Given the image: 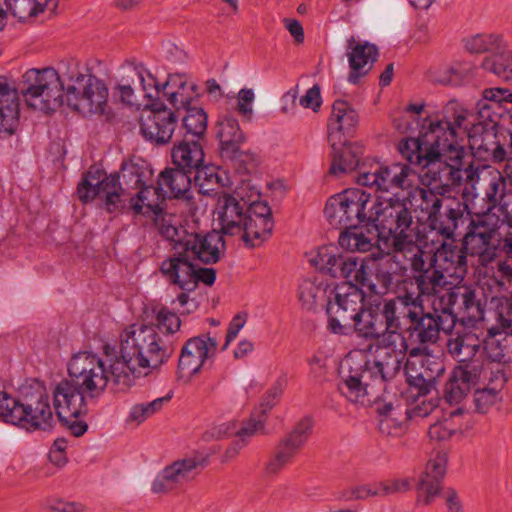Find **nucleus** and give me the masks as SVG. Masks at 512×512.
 I'll return each instance as SVG.
<instances>
[{
  "instance_id": "f257e3e1",
  "label": "nucleus",
  "mask_w": 512,
  "mask_h": 512,
  "mask_svg": "<svg viewBox=\"0 0 512 512\" xmlns=\"http://www.w3.org/2000/svg\"><path fill=\"white\" fill-rule=\"evenodd\" d=\"M473 114L457 100H450L434 116H427L420 125L419 135L400 141L398 150L411 165L421 167L419 175L424 185L441 183L448 191L451 185H460L464 179L473 182L483 191L487 206L492 212L510 192L506 178L491 166L462 169L463 147L458 142L459 131L467 132Z\"/></svg>"
},
{
  "instance_id": "f03ea898",
  "label": "nucleus",
  "mask_w": 512,
  "mask_h": 512,
  "mask_svg": "<svg viewBox=\"0 0 512 512\" xmlns=\"http://www.w3.org/2000/svg\"><path fill=\"white\" fill-rule=\"evenodd\" d=\"M402 320L409 322L403 335L411 348L410 357L430 356V345L439 340L440 332L449 334L455 327V317L438 300H433L432 312H426L423 299L414 292H400L391 298L385 330L401 332Z\"/></svg>"
},
{
  "instance_id": "7ed1b4c3",
  "label": "nucleus",
  "mask_w": 512,
  "mask_h": 512,
  "mask_svg": "<svg viewBox=\"0 0 512 512\" xmlns=\"http://www.w3.org/2000/svg\"><path fill=\"white\" fill-rule=\"evenodd\" d=\"M366 341H378L374 360L363 365L346 359L340 368L341 381L339 392L349 401L357 403L367 393V387L373 383L383 384L393 379L400 371L406 355L410 357L411 348L404 340L403 332L383 329Z\"/></svg>"
},
{
  "instance_id": "20e7f679",
  "label": "nucleus",
  "mask_w": 512,
  "mask_h": 512,
  "mask_svg": "<svg viewBox=\"0 0 512 512\" xmlns=\"http://www.w3.org/2000/svg\"><path fill=\"white\" fill-rule=\"evenodd\" d=\"M362 288L354 281L335 288L326 306L330 332L345 336L354 332L360 338H372L383 331L391 298L365 302Z\"/></svg>"
},
{
  "instance_id": "39448f33",
  "label": "nucleus",
  "mask_w": 512,
  "mask_h": 512,
  "mask_svg": "<svg viewBox=\"0 0 512 512\" xmlns=\"http://www.w3.org/2000/svg\"><path fill=\"white\" fill-rule=\"evenodd\" d=\"M0 420L30 432L51 430L55 418L44 384L36 379L26 381L18 398L0 391Z\"/></svg>"
},
{
  "instance_id": "423d86ee",
  "label": "nucleus",
  "mask_w": 512,
  "mask_h": 512,
  "mask_svg": "<svg viewBox=\"0 0 512 512\" xmlns=\"http://www.w3.org/2000/svg\"><path fill=\"white\" fill-rule=\"evenodd\" d=\"M310 263L319 271L334 278L354 281L375 295L376 279L385 284L388 278V273L383 271L387 265L385 260L375 261V254L361 259L343 256L333 244L320 247L317 255L310 259Z\"/></svg>"
},
{
  "instance_id": "0eeeda50",
  "label": "nucleus",
  "mask_w": 512,
  "mask_h": 512,
  "mask_svg": "<svg viewBox=\"0 0 512 512\" xmlns=\"http://www.w3.org/2000/svg\"><path fill=\"white\" fill-rule=\"evenodd\" d=\"M120 343L126 356L136 361L144 375L165 364L174 353V347L162 339L154 326L132 324L121 333Z\"/></svg>"
},
{
  "instance_id": "6e6552de",
  "label": "nucleus",
  "mask_w": 512,
  "mask_h": 512,
  "mask_svg": "<svg viewBox=\"0 0 512 512\" xmlns=\"http://www.w3.org/2000/svg\"><path fill=\"white\" fill-rule=\"evenodd\" d=\"M64 83L52 67L31 68L21 80V94L29 108L44 113L56 111L65 101Z\"/></svg>"
},
{
  "instance_id": "1a4fd4ad",
  "label": "nucleus",
  "mask_w": 512,
  "mask_h": 512,
  "mask_svg": "<svg viewBox=\"0 0 512 512\" xmlns=\"http://www.w3.org/2000/svg\"><path fill=\"white\" fill-rule=\"evenodd\" d=\"M67 371L69 380L59 382L53 393H58L65 384L86 400L95 399L102 395L108 386V378L105 372V362L92 351H79L72 355Z\"/></svg>"
},
{
  "instance_id": "9d476101",
  "label": "nucleus",
  "mask_w": 512,
  "mask_h": 512,
  "mask_svg": "<svg viewBox=\"0 0 512 512\" xmlns=\"http://www.w3.org/2000/svg\"><path fill=\"white\" fill-rule=\"evenodd\" d=\"M371 224L378 236L386 239L389 248L400 246L402 242L414 236L413 217L408 199L377 197Z\"/></svg>"
},
{
  "instance_id": "9b49d317",
  "label": "nucleus",
  "mask_w": 512,
  "mask_h": 512,
  "mask_svg": "<svg viewBox=\"0 0 512 512\" xmlns=\"http://www.w3.org/2000/svg\"><path fill=\"white\" fill-rule=\"evenodd\" d=\"M65 89L67 106L84 117L102 115L108 106V86L103 79L91 73L73 70L68 73Z\"/></svg>"
},
{
  "instance_id": "f8f14e48",
  "label": "nucleus",
  "mask_w": 512,
  "mask_h": 512,
  "mask_svg": "<svg viewBox=\"0 0 512 512\" xmlns=\"http://www.w3.org/2000/svg\"><path fill=\"white\" fill-rule=\"evenodd\" d=\"M501 221L494 212L477 213L470 218L462 240L463 249L469 256L477 257L479 265L493 262L502 241Z\"/></svg>"
},
{
  "instance_id": "ddd939ff",
  "label": "nucleus",
  "mask_w": 512,
  "mask_h": 512,
  "mask_svg": "<svg viewBox=\"0 0 512 512\" xmlns=\"http://www.w3.org/2000/svg\"><path fill=\"white\" fill-rule=\"evenodd\" d=\"M391 252L375 254V261L385 260L387 263L383 269L388 278L386 283L382 284L379 279H376V295L387 294L394 285L402 278L407 269L410 267L414 272L426 274L431 272L432 266H427L424 256L429 257L414 240V236L402 242L400 246H394Z\"/></svg>"
},
{
  "instance_id": "4468645a",
  "label": "nucleus",
  "mask_w": 512,
  "mask_h": 512,
  "mask_svg": "<svg viewBox=\"0 0 512 512\" xmlns=\"http://www.w3.org/2000/svg\"><path fill=\"white\" fill-rule=\"evenodd\" d=\"M416 172L409 164L395 162L382 164L374 161L362 164L357 176L358 184L377 191L392 193L398 197L399 191H409L415 185Z\"/></svg>"
},
{
  "instance_id": "2eb2a0df",
  "label": "nucleus",
  "mask_w": 512,
  "mask_h": 512,
  "mask_svg": "<svg viewBox=\"0 0 512 512\" xmlns=\"http://www.w3.org/2000/svg\"><path fill=\"white\" fill-rule=\"evenodd\" d=\"M123 193L120 175H107L97 166H91L84 172L77 185V195L82 203L87 204L99 198L108 213H115L124 206L121 198Z\"/></svg>"
},
{
  "instance_id": "dca6fc26",
  "label": "nucleus",
  "mask_w": 512,
  "mask_h": 512,
  "mask_svg": "<svg viewBox=\"0 0 512 512\" xmlns=\"http://www.w3.org/2000/svg\"><path fill=\"white\" fill-rule=\"evenodd\" d=\"M160 234L171 242H174L173 253L166 258L160 266L164 278L174 286L183 291L192 292L195 290V263L187 251H181L179 228L174 225L161 226Z\"/></svg>"
},
{
  "instance_id": "f3484780",
  "label": "nucleus",
  "mask_w": 512,
  "mask_h": 512,
  "mask_svg": "<svg viewBox=\"0 0 512 512\" xmlns=\"http://www.w3.org/2000/svg\"><path fill=\"white\" fill-rule=\"evenodd\" d=\"M207 463V458L199 453L178 458L166 465L156 475L151 485V491L154 494L162 495L177 493L185 485L195 480Z\"/></svg>"
},
{
  "instance_id": "a211bd4d",
  "label": "nucleus",
  "mask_w": 512,
  "mask_h": 512,
  "mask_svg": "<svg viewBox=\"0 0 512 512\" xmlns=\"http://www.w3.org/2000/svg\"><path fill=\"white\" fill-rule=\"evenodd\" d=\"M141 86L147 103L161 97L160 83L142 63L130 62L122 67V75L115 87L120 101L130 107L140 106L134 88L135 83Z\"/></svg>"
},
{
  "instance_id": "6ab92c4d",
  "label": "nucleus",
  "mask_w": 512,
  "mask_h": 512,
  "mask_svg": "<svg viewBox=\"0 0 512 512\" xmlns=\"http://www.w3.org/2000/svg\"><path fill=\"white\" fill-rule=\"evenodd\" d=\"M218 341L209 333L189 338L183 344L177 365V377L188 382L198 375L206 364L215 357Z\"/></svg>"
},
{
  "instance_id": "aec40b11",
  "label": "nucleus",
  "mask_w": 512,
  "mask_h": 512,
  "mask_svg": "<svg viewBox=\"0 0 512 512\" xmlns=\"http://www.w3.org/2000/svg\"><path fill=\"white\" fill-rule=\"evenodd\" d=\"M148 109L140 118V131L143 137L157 145L167 144L177 126V117L159 97L146 103Z\"/></svg>"
},
{
  "instance_id": "412c9836",
  "label": "nucleus",
  "mask_w": 512,
  "mask_h": 512,
  "mask_svg": "<svg viewBox=\"0 0 512 512\" xmlns=\"http://www.w3.org/2000/svg\"><path fill=\"white\" fill-rule=\"evenodd\" d=\"M450 334L446 349L448 354L459 363L456 368L470 370V367H475L478 373H483L484 334H478L472 330Z\"/></svg>"
},
{
  "instance_id": "4be33fe9",
  "label": "nucleus",
  "mask_w": 512,
  "mask_h": 512,
  "mask_svg": "<svg viewBox=\"0 0 512 512\" xmlns=\"http://www.w3.org/2000/svg\"><path fill=\"white\" fill-rule=\"evenodd\" d=\"M438 301L443 309L455 317V324L470 326L484 319V308L474 290L467 287L446 289Z\"/></svg>"
},
{
  "instance_id": "5701e85b",
  "label": "nucleus",
  "mask_w": 512,
  "mask_h": 512,
  "mask_svg": "<svg viewBox=\"0 0 512 512\" xmlns=\"http://www.w3.org/2000/svg\"><path fill=\"white\" fill-rule=\"evenodd\" d=\"M177 238L180 242L179 248L181 251H187L195 261L199 260L204 264L218 262L225 253L226 247L223 236L217 231L200 234L179 228Z\"/></svg>"
},
{
  "instance_id": "b1692460",
  "label": "nucleus",
  "mask_w": 512,
  "mask_h": 512,
  "mask_svg": "<svg viewBox=\"0 0 512 512\" xmlns=\"http://www.w3.org/2000/svg\"><path fill=\"white\" fill-rule=\"evenodd\" d=\"M53 404L58 419L72 435L80 437L87 431V423L80 418L87 413V403L82 396L65 384L58 393H53Z\"/></svg>"
},
{
  "instance_id": "393cba45",
  "label": "nucleus",
  "mask_w": 512,
  "mask_h": 512,
  "mask_svg": "<svg viewBox=\"0 0 512 512\" xmlns=\"http://www.w3.org/2000/svg\"><path fill=\"white\" fill-rule=\"evenodd\" d=\"M103 352L106 357L105 372L108 378V384H112L118 389H126L134 384V380L144 375V370L138 366L132 357L126 356L124 346L120 343V350L110 344L103 346Z\"/></svg>"
},
{
  "instance_id": "a878e982",
  "label": "nucleus",
  "mask_w": 512,
  "mask_h": 512,
  "mask_svg": "<svg viewBox=\"0 0 512 512\" xmlns=\"http://www.w3.org/2000/svg\"><path fill=\"white\" fill-rule=\"evenodd\" d=\"M216 214L222 234L239 235L247 219V202L234 195L223 194L218 197Z\"/></svg>"
},
{
  "instance_id": "bb28decb",
  "label": "nucleus",
  "mask_w": 512,
  "mask_h": 512,
  "mask_svg": "<svg viewBox=\"0 0 512 512\" xmlns=\"http://www.w3.org/2000/svg\"><path fill=\"white\" fill-rule=\"evenodd\" d=\"M445 241L429 257L430 265L444 277H462L466 273L468 254L463 246H458L453 239Z\"/></svg>"
},
{
  "instance_id": "cd10ccee",
  "label": "nucleus",
  "mask_w": 512,
  "mask_h": 512,
  "mask_svg": "<svg viewBox=\"0 0 512 512\" xmlns=\"http://www.w3.org/2000/svg\"><path fill=\"white\" fill-rule=\"evenodd\" d=\"M446 456L437 453L426 465L417 484V504L428 506L440 492V483L446 473Z\"/></svg>"
},
{
  "instance_id": "c85d7f7f",
  "label": "nucleus",
  "mask_w": 512,
  "mask_h": 512,
  "mask_svg": "<svg viewBox=\"0 0 512 512\" xmlns=\"http://www.w3.org/2000/svg\"><path fill=\"white\" fill-rule=\"evenodd\" d=\"M350 73L348 81L358 84L361 77L365 76L377 60L379 51L376 45L366 41H356L351 37L347 41L346 52Z\"/></svg>"
},
{
  "instance_id": "c756f323",
  "label": "nucleus",
  "mask_w": 512,
  "mask_h": 512,
  "mask_svg": "<svg viewBox=\"0 0 512 512\" xmlns=\"http://www.w3.org/2000/svg\"><path fill=\"white\" fill-rule=\"evenodd\" d=\"M164 195L158 187H154L153 183H149L137 190L136 195L130 199V209L135 215H144L152 217L155 225L160 231L161 226H168L163 217V209L161 203Z\"/></svg>"
},
{
  "instance_id": "7c9ffc66",
  "label": "nucleus",
  "mask_w": 512,
  "mask_h": 512,
  "mask_svg": "<svg viewBox=\"0 0 512 512\" xmlns=\"http://www.w3.org/2000/svg\"><path fill=\"white\" fill-rule=\"evenodd\" d=\"M467 210L468 205L465 202L446 198L442 208L429 219L430 227L446 239H452Z\"/></svg>"
},
{
  "instance_id": "2f4dec72",
  "label": "nucleus",
  "mask_w": 512,
  "mask_h": 512,
  "mask_svg": "<svg viewBox=\"0 0 512 512\" xmlns=\"http://www.w3.org/2000/svg\"><path fill=\"white\" fill-rule=\"evenodd\" d=\"M19 93L5 78L0 79V137L11 136L19 125Z\"/></svg>"
},
{
  "instance_id": "473e14b6",
  "label": "nucleus",
  "mask_w": 512,
  "mask_h": 512,
  "mask_svg": "<svg viewBox=\"0 0 512 512\" xmlns=\"http://www.w3.org/2000/svg\"><path fill=\"white\" fill-rule=\"evenodd\" d=\"M341 193L353 226L371 224L377 197L360 188H349Z\"/></svg>"
},
{
  "instance_id": "72a5a7b5",
  "label": "nucleus",
  "mask_w": 512,
  "mask_h": 512,
  "mask_svg": "<svg viewBox=\"0 0 512 512\" xmlns=\"http://www.w3.org/2000/svg\"><path fill=\"white\" fill-rule=\"evenodd\" d=\"M509 363L512 361V329L502 330L497 324L487 330L484 335L483 361Z\"/></svg>"
},
{
  "instance_id": "f704fd0d",
  "label": "nucleus",
  "mask_w": 512,
  "mask_h": 512,
  "mask_svg": "<svg viewBox=\"0 0 512 512\" xmlns=\"http://www.w3.org/2000/svg\"><path fill=\"white\" fill-rule=\"evenodd\" d=\"M192 173L174 168H166L158 177V186L164 197L183 199L191 202Z\"/></svg>"
},
{
  "instance_id": "c9c22d12",
  "label": "nucleus",
  "mask_w": 512,
  "mask_h": 512,
  "mask_svg": "<svg viewBox=\"0 0 512 512\" xmlns=\"http://www.w3.org/2000/svg\"><path fill=\"white\" fill-rule=\"evenodd\" d=\"M196 84L189 81L186 74H169L165 83L160 84L161 97H166L169 104L176 110L191 104L196 93Z\"/></svg>"
},
{
  "instance_id": "e433bc0d",
  "label": "nucleus",
  "mask_w": 512,
  "mask_h": 512,
  "mask_svg": "<svg viewBox=\"0 0 512 512\" xmlns=\"http://www.w3.org/2000/svg\"><path fill=\"white\" fill-rule=\"evenodd\" d=\"M358 119V113L347 101L335 100L328 121V141L341 142V133L349 134L357 125Z\"/></svg>"
},
{
  "instance_id": "4c0bfd02",
  "label": "nucleus",
  "mask_w": 512,
  "mask_h": 512,
  "mask_svg": "<svg viewBox=\"0 0 512 512\" xmlns=\"http://www.w3.org/2000/svg\"><path fill=\"white\" fill-rule=\"evenodd\" d=\"M484 267V284L492 296H508L512 288V260L496 259Z\"/></svg>"
},
{
  "instance_id": "58836bf2",
  "label": "nucleus",
  "mask_w": 512,
  "mask_h": 512,
  "mask_svg": "<svg viewBox=\"0 0 512 512\" xmlns=\"http://www.w3.org/2000/svg\"><path fill=\"white\" fill-rule=\"evenodd\" d=\"M332 147V164L329 172L340 175L360 168V160L363 155L362 146L357 143H343L338 140L329 141Z\"/></svg>"
},
{
  "instance_id": "ea45409f",
  "label": "nucleus",
  "mask_w": 512,
  "mask_h": 512,
  "mask_svg": "<svg viewBox=\"0 0 512 512\" xmlns=\"http://www.w3.org/2000/svg\"><path fill=\"white\" fill-rule=\"evenodd\" d=\"M470 368V370L454 368L444 389L445 399L450 404L460 403L471 388L479 382L482 373H478L475 367Z\"/></svg>"
},
{
  "instance_id": "a19ab883",
  "label": "nucleus",
  "mask_w": 512,
  "mask_h": 512,
  "mask_svg": "<svg viewBox=\"0 0 512 512\" xmlns=\"http://www.w3.org/2000/svg\"><path fill=\"white\" fill-rule=\"evenodd\" d=\"M171 157L176 168L193 174L204 163L205 154L197 140L184 137L182 141L174 145Z\"/></svg>"
},
{
  "instance_id": "79ce46f5",
  "label": "nucleus",
  "mask_w": 512,
  "mask_h": 512,
  "mask_svg": "<svg viewBox=\"0 0 512 512\" xmlns=\"http://www.w3.org/2000/svg\"><path fill=\"white\" fill-rule=\"evenodd\" d=\"M217 136L220 141L221 156L228 159L235 158L240 152V147L245 141L238 120L226 116L219 121Z\"/></svg>"
},
{
  "instance_id": "37998d69",
  "label": "nucleus",
  "mask_w": 512,
  "mask_h": 512,
  "mask_svg": "<svg viewBox=\"0 0 512 512\" xmlns=\"http://www.w3.org/2000/svg\"><path fill=\"white\" fill-rule=\"evenodd\" d=\"M434 409V406L431 404L424 405L423 407L417 406L413 408L410 412L409 409H406L404 414L405 417L403 419H398L397 417H382L379 419V432L381 435L385 437L392 438H400L406 432L408 428L407 419L412 417H426L428 416Z\"/></svg>"
},
{
  "instance_id": "c03bdc74",
  "label": "nucleus",
  "mask_w": 512,
  "mask_h": 512,
  "mask_svg": "<svg viewBox=\"0 0 512 512\" xmlns=\"http://www.w3.org/2000/svg\"><path fill=\"white\" fill-rule=\"evenodd\" d=\"M153 171L144 160L123 163L121 168L122 186L126 190H138L152 182Z\"/></svg>"
},
{
  "instance_id": "a18cd8bd",
  "label": "nucleus",
  "mask_w": 512,
  "mask_h": 512,
  "mask_svg": "<svg viewBox=\"0 0 512 512\" xmlns=\"http://www.w3.org/2000/svg\"><path fill=\"white\" fill-rule=\"evenodd\" d=\"M408 204L421 210L425 214L427 220L438 212V209L442 208L444 200L446 198L440 197L434 189H425L418 186H413L408 191Z\"/></svg>"
},
{
  "instance_id": "49530a36",
  "label": "nucleus",
  "mask_w": 512,
  "mask_h": 512,
  "mask_svg": "<svg viewBox=\"0 0 512 512\" xmlns=\"http://www.w3.org/2000/svg\"><path fill=\"white\" fill-rule=\"evenodd\" d=\"M7 11L20 21L36 16L45 10L54 11L57 0H5Z\"/></svg>"
},
{
  "instance_id": "de8ad7c7",
  "label": "nucleus",
  "mask_w": 512,
  "mask_h": 512,
  "mask_svg": "<svg viewBox=\"0 0 512 512\" xmlns=\"http://www.w3.org/2000/svg\"><path fill=\"white\" fill-rule=\"evenodd\" d=\"M272 229V218L247 217L239 235L248 247H257L270 236Z\"/></svg>"
},
{
  "instance_id": "09e8293b",
  "label": "nucleus",
  "mask_w": 512,
  "mask_h": 512,
  "mask_svg": "<svg viewBox=\"0 0 512 512\" xmlns=\"http://www.w3.org/2000/svg\"><path fill=\"white\" fill-rule=\"evenodd\" d=\"M339 245L351 252H368L375 245V235L364 232L357 226L345 229L340 233Z\"/></svg>"
},
{
  "instance_id": "8fccbe9b",
  "label": "nucleus",
  "mask_w": 512,
  "mask_h": 512,
  "mask_svg": "<svg viewBox=\"0 0 512 512\" xmlns=\"http://www.w3.org/2000/svg\"><path fill=\"white\" fill-rule=\"evenodd\" d=\"M192 175H194L195 184L199 187V193L203 195H217L218 190L226 185L217 168L204 163Z\"/></svg>"
},
{
  "instance_id": "3c124183",
  "label": "nucleus",
  "mask_w": 512,
  "mask_h": 512,
  "mask_svg": "<svg viewBox=\"0 0 512 512\" xmlns=\"http://www.w3.org/2000/svg\"><path fill=\"white\" fill-rule=\"evenodd\" d=\"M324 215L333 228L343 230L354 228L348 211L345 208L342 193L333 195L327 200Z\"/></svg>"
},
{
  "instance_id": "603ef678",
  "label": "nucleus",
  "mask_w": 512,
  "mask_h": 512,
  "mask_svg": "<svg viewBox=\"0 0 512 512\" xmlns=\"http://www.w3.org/2000/svg\"><path fill=\"white\" fill-rule=\"evenodd\" d=\"M465 48L468 52L474 54H481L490 52H501L506 48V44L503 41L501 35L498 34H487L479 33L465 39Z\"/></svg>"
},
{
  "instance_id": "864d4df0",
  "label": "nucleus",
  "mask_w": 512,
  "mask_h": 512,
  "mask_svg": "<svg viewBox=\"0 0 512 512\" xmlns=\"http://www.w3.org/2000/svg\"><path fill=\"white\" fill-rule=\"evenodd\" d=\"M186 111L183 116V127L186 130L185 137L199 138L204 135L207 129V114L203 108L192 106L191 104L181 107Z\"/></svg>"
},
{
  "instance_id": "5fc2aeb1",
  "label": "nucleus",
  "mask_w": 512,
  "mask_h": 512,
  "mask_svg": "<svg viewBox=\"0 0 512 512\" xmlns=\"http://www.w3.org/2000/svg\"><path fill=\"white\" fill-rule=\"evenodd\" d=\"M417 291H413L420 295L422 299L423 295H433L434 300H438L439 296L442 295L446 289L442 290V286L446 283L444 275L437 272L434 268L432 271L426 274H420L416 278ZM405 292H410L406 290Z\"/></svg>"
},
{
  "instance_id": "6e6d98bb",
  "label": "nucleus",
  "mask_w": 512,
  "mask_h": 512,
  "mask_svg": "<svg viewBox=\"0 0 512 512\" xmlns=\"http://www.w3.org/2000/svg\"><path fill=\"white\" fill-rule=\"evenodd\" d=\"M490 313L502 330L512 328V297L491 296Z\"/></svg>"
},
{
  "instance_id": "4d7b16f0",
  "label": "nucleus",
  "mask_w": 512,
  "mask_h": 512,
  "mask_svg": "<svg viewBox=\"0 0 512 512\" xmlns=\"http://www.w3.org/2000/svg\"><path fill=\"white\" fill-rule=\"evenodd\" d=\"M512 53L506 51V48L501 52H495L492 56L486 57L482 62V67L506 80L511 79V62Z\"/></svg>"
},
{
  "instance_id": "13d9d810",
  "label": "nucleus",
  "mask_w": 512,
  "mask_h": 512,
  "mask_svg": "<svg viewBox=\"0 0 512 512\" xmlns=\"http://www.w3.org/2000/svg\"><path fill=\"white\" fill-rule=\"evenodd\" d=\"M325 293L323 283H317L316 279H304L298 288L299 300L307 309H312L319 299H324Z\"/></svg>"
},
{
  "instance_id": "bf43d9fd",
  "label": "nucleus",
  "mask_w": 512,
  "mask_h": 512,
  "mask_svg": "<svg viewBox=\"0 0 512 512\" xmlns=\"http://www.w3.org/2000/svg\"><path fill=\"white\" fill-rule=\"evenodd\" d=\"M173 393L169 392L167 395L163 397L156 398L147 403H140L134 405L129 413V420L142 423L155 413L159 412L165 404H167L171 398Z\"/></svg>"
},
{
  "instance_id": "052dcab7",
  "label": "nucleus",
  "mask_w": 512,
  "mask_h": 512,
  "mask_svg": "<svg viewBox=\"0 0 512 512\" xmlns=\"http://www.w3.org/2000/svg\"><path fill=\"white\" fill-rule=\"evenodd\" d=\"M313 419L304 416L295 423L290 431V456L299 451L308 441L313 430Z\"/></svg>"
},
{
  "instance_id": "680f3d73",
  "label": "nucleus",
  "mask_w": 512,
  "mask_h": 512,
  "mask_svg": "<svg viewBox=\"0 0 512 512\" xmlns=\"http://www.w3.org/2000/svg\"><path fill=\"white\" fill-rule=\"evenodd\" d=\"M288 463V439L283 438L267 461L264 474L268 478L276 477Z\"/></svg>"
},
{
  "instance_id": "e2e57ef3",
  "label": "nucleus",
  "mask_w": 512,
  "mask_h": 512,
  "mask_svg": "<svg viewBox=\"0 0 512 512\" xmlns=\"http://www.w3.org/2000/svg\"><path fill=\"white\" fill-rule=\"evenodd\" d=\"M156 319V330H160L165 334H174L179 331L181 327V320L179 316L168 309L167 307L161 306L153 309Z\"/></svg>"
},
{
  "instance_id": "0e129e2a",
  "label": "nucleus",
  "mask_w": 512,
  "mask_h": 512,
  "mask_svg": "<svg viewBox=\"0 0 512 512\" xmlns=\"http://www.w3.org/2000/svg\"><path fill=\"white\" fill-rule=\"evenodd\" d=\"M511 97V93L507 89L502 88H488L483 91V99L477 103L478 113L481 118H490L488 111L491 105L487 101L498 104L502 101H507Z\"/></svg>"
},
{
  "instance_id": "69168bd1",
  "label": "nucleus",
  "mask_w": 512,
  "mask_h": 512,
  "mask_svg": "<svg viewBox=\"0 0 512 512\" xmlns=\"http://www.w3.org/2000/svg\"><path fill=\"white\" fill-rule=\"evenodd\" d=\"M404 371L408 384L412 387L418 388L419 394L425 395L429 392L431 376L426 378L423 372H418L415 368V363L411 360V358L406 360Z\"/></svg>"
},
{
  "instance_id": "338daca9",
  "label": "nucleus",
  "mask_w": 512,
  "mask_h": 512,
  "mask_svg": "<svg viewBox=\"0 0 512 512\" xmlns=\"http://www.w3.org/2000/svg\"><path fill=\"white\" fill-rule=\"evenodd\" d=\"M453 416L452 413L448 418L430 425L428 435L431 440L444 441L454 435L458 428L453 422Z\"/></svg>"
},
{
  "instance_id": "774afa93",
  "label": "nucleus",
  "mask_w": 512,
  "mask_h": 512,
  "mask_svg": "<svg viewBox=\"0 0 512 512\" xmlns=\"http://www.w3.org/2000/svg\"><path fill=\"white\" fill-rule=\"evenodd\" d=\"M264 424L265 419L262 416H258L257 411H254L250 419L236 432V435L238 439L245 440L248 443V440L254 435L265 433Z\"/></svg>"
}]
</instances>
